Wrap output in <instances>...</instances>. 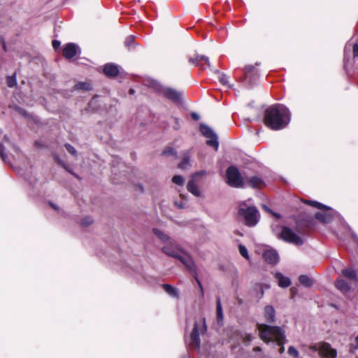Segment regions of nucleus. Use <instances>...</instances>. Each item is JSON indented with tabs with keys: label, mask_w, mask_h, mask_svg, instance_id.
<instances>
[{
	"label": "nucleus",
	"mask_w": 358,
	"mask_h": 358,
	"mask_svg": "<svg viewBox=\"0 0 358 358\" xmlns=\"http://www.w3.org/2000/svg\"><path fill=\"white\" fill-rule=\"evenodd\" d=\"M289 120L290 113L288 108L282 104L273 105L265 110L264 124L273 130L285 128Z\"/></svg>",
	"instance_id": "nucleus-1"
},
{
	"label": "nucleus",
	"mask_w": 358,
	"mask_h": 358,
	"mask_svg": "<svg viewBox=\"0 0 358 358\" xmlns=\"http://www.w3.org/2000/svg\"><path fill=\"white\" fill-rule=\"evenodd\" d=\"M257 329L259 331V337L265 343L275 341L279 345L280 354L285 352L283 344L285 342V332L278 327H272L264 324H257Z\"/></svg>",
	"instance_id": "nucleus-2"
},
{
	"label": "nucleus",
	"mask_w": 358,
	"mask_h": 358,
	"mask_svg": "<svg viewBox=\"0 0 358 358\" xmlns=\"http://www.w3.org/2000/svg\"><path fill=\"white\" fill-rule=\"evenodd\" d=\"M238 215L248 227L255 226L259 221L260 214L256 207L242 202L238 207Z\"/></svg>",
	"instance_id": "nucleus-3"
},
{
	"label": "nucleus",
	"mask_w": 358,
	"mask_h": 358,
	"mask_svg": "<svg viewBox=\"0 0 358 358\" xmlns=\"http://www.w3.org/2000/svg\"><path fill=\"white\" fill-rule=\"evenodd\" d=\"M309 348L317 352L321 358H336L337 350L327 342L321 341L310 345Z\"/></svg>",
	"instance_id": "nucleus-4"
},
{
	"label": "nucleus",
	"mask_w": 358,
	"mask_h": 358,
	"mask_svg": "<svg viewBox=\"0 0 358 358\" xmlns=\"http://www.w3.org/2000/svg\"><path fill=\"white\" fill-rule=\"evenodd\" d=\"M207 326L205 318H203L201 322H195L194 329L190 335L189 345L193 348H199L200 346L199 334H204L206 331Z\"/></svg>",
	"instance_id": "nucleus-5"
},
{
	"label": "nucleus",
	"mask_w": 358,
	"mask_h": 358,
	"mask_svg": "<svg viewBox=\"0 0 358 358\" xmlns=\"http://www.w3.org/2000/svg\"><path fill=\"white\" fill-rule=\"evenodd\" d=\"M227 179L228 184L234 187H243L244 183L238 170L234 166H230L227 169Z\"/></svg>",
	"instance_id": "nucleus-6"
},
{
	"label": "nucleus",
	"mask_w": 358,
	"mask_h": 358,
	"mask_svg": "<svg viewBox=\"0 0 358 358\" xmlns=\"http://www.w3.org/2000/svg\"><path fill=\"white\" fill-rule=\"evenodd\" d=\"M280 237L286 242L300 245L303 244V240L288 227H283L280 233Z\"/></svg>",
	"instance_id": "nucleus-7"
},
{
	"label": "nucleus",
	"mask_w": 358,
	"mask_h": 358,
	"mask_svg": "<svg viewBox=\"0 0 358 358\" xmlns=\"http://www.w3.org/2000/svg\"><path fill=\"white\" fill-rule=\"evenodd\" d=\"M200 131L205 137L208 138L207 144L213 147L215 150H217L218 149L219 143L217 141V137L213 131L205 124L200 125Z\"/></svg>",
	"instance_id": "nucleus-8"
},
{
	"label": "nucleus",
	"mask_w": 358,
	"mask_h": 358,
	"mask_svg": "<svg viewBox=\"0 0 358 358\" xmlns=\"http://www.w3.org/2000/svg\"><path fill=\"white\" fill-rule=\"evenodd\" d=\"M162 250L166 255L176 259H178L182 252V250L173 242V240L170 241L166 245L163 246Z\"/></svg>",
	"instance_id": "nucleus-9"
},
{
	"label": "nucleus",
	"mask_w": 358,
	"mask_h": 358,
	"mask_svg": "<svg viewBox=\"0 0 358 358\" xmlns=\"http://www.w3.org/2000/svg\"><path fill=\"white\" fill-rule=\"evenodd\" d=\"M79 52V48L74 43H68L63 48V55L66 59H71Z\"/></svg>",
	"instance_id": "nucleus-10"
},
{
	"label": "nucleus",
	"mask_w": 358,
	"mask_h": 358,
	"mask_svg": "<svg viewBox=\"0 0 358 358\" xmlns=\"http://www.w3.org/2000/svg\"><path fill=\"white\" fill-rule=\"evenodd\" d=\"M162 93L164 96H165L166 98L173 101H178L180 99L182 93L180 92H178L172 88H163L162 90Z\"/></svg>",
	"instance_id": "nucleus-11"
},
{
	"label": "nucleus",
	"mask_w": 358,
	"mask_h": 358,
	"mask_svg": "<svg viewBox=\"0 0 358 358\" xmlns=\"http://www.w3.org/2000/svg\"><path fill=\"white\" fill-rule=\"evenodd\" d=\"M264 260L268 264H276L279 260V257L275 250L269 249L266 250L264 254Z\"/></svg>",
	"instance_id": "nucleus-12"
},
{
	"label": "nucleus",
	"mask_w": 358,
	"mask_h": 358,
	"mask_svg": "<svg viewBox=\"0 0 358 358\" xmlns=\"http://www.w3.org/2000/svg\"><path fill=\"white\" fill-rule=\"evenodd\" d=\"M178 259H179L189 269L195 271V264L192 257H189L187 253L182 251L181 255L178 257Z\"/></svg>",
	"instance_id": "nucleus-13"
},
{
	"label": "nucleus",
	"mask_w": 358,
	"mask_h": 358,
	"mask_svg": "<svg viewBox=\"0 0 358 358\" xmlns=\"http://www.w3.org/2000/svg\"><path fill=\"white\" fill-rule=\"evenodd\" d=\"M264 317L267 322H273L275 317V311L273 306H266L264 308Z\"/></svg>",
	"instance_id": "nucleus-14"
},
{
	"label": "nucleus",
	"mask_w": 358,
	"mask_h": 358,
	"mask_svg": "<svg viewBox=\"0 0 358 358\" xmlns=\"http://www.w3.org/2000/svg\"><path fill=\"white\" fill-rule=\"evenodd\" d=\"M103 72L107 76L115 77L119 73V69L117 65L113 64H107L104 66Z\"/></svg>",
	"instance_id": "nucleus-15"
},
{
	"label": "nucleus",
	"mask_w": 358,
	"mask_h": 358,
	"mask_svg": "<svg viewBox=\"0 0 358 358\" xmlns=\"http://www.w3.org/2000/svg\"><path fill=\"white\" fill-rule=\"evenodd\" d=\"M152 232L162 242L164 243H167L172 240L169 236L159 229L153 228Z\"/></svg>",
	"instance_id": "nucleus-16"
},
{
	"label": "nucleus",
	"mask_w": 358,
	"mask_h": 358,
	"mask_svg": "<svg viewBox=\"0 0 358 358\" xmlns=\"http://www.w3.org/2000/svg\"><path fill=\"white\" fill-rule=\"evenodd\" d=\"M187 190L191 192L193 195L199 197L201 196V191L199 186L195 183L193 179L190 180L187 185Z\"/></svg>",
	"instance_id": "nucleus-17"
},
{
	"label": "nucleus",
	"mask_w": 358,
	"mask_h": 358,
	"mask_svg": "<svg viewBox=\"0 0 358 358\" xmlns=\"http://www.w3.org/2000/svg\"><path fill=\"white\" fill-rule=\"evenodd\" d=\"M275 277L278 282L279 286L281 287H287L289 286L291 284L289 278L286 276H284L280 273H276Z\"/></svg>",
	"instance_id": "nucleus-18"
},
{
	"label": "nucleus",
	"mask_w": 358,
	"mask_h": 358,
	"mask_svg": "<svg viewBox=\"0 0 358 358\" xmlns=\"http://www.w3.org/2000/svg\"><path fill=\"white\" fill-rule=\"evenodd\" d=\"M315 218L324 223H328L331 220L332 215L327 211L317 213L315 214Z\"/></svg>",
	"instance_id": "nucleus-19"
},
{
	"label": "nucleus",
	"mask_w": 358,
	"mask_h": 358,
	"mask_svg": "<svg viewBox=\"0 0 358 358\" xmlns=\"http://www.w3.org/2000/svg\"><path fill=\"white\" fill-rule=\"evenodd\" d=\"M248 358H267L266 355L259 347H255L249 354Z\"/></svg>",
	"instance_id": "nucleus-20"
},
{
	"label": "nucleus",
	"mask_w": 358,
	"mask_h": 358,
	"mask_svg": "<svg viewBox=\"0 0 358 358\" xmlns=\"http://www.w3.org/2000/svg\"><path fill=\"white\" fill-rule=\"evenodd\" d=\"M336 287L343 294H346L350 290L348 284L342 279L336 282Z\"/></svg>",
	"instance_id": "nucleus-21"
},
{
	"label": "nucleus",
	"mask_w": 358,
	"mask_h": 358,
	"mask_svg": "<svg viewBox=\"0 0 358 358\" xmlns=\"http://www.w3.org/2000/svg\"><path fill=\"white\" fill-rule=\"evenodd\" d=\"M201 61H205V62L208 66H210L209 59L205 56L196 55L195 57H192L189 59V62H191L196 66H199V63Z\"/></svg>",
	"instance_id": "nucleus-22"
},
{
	"label": "nucleus",
	"mask_w": 358,
	"mask_h": 358,
	"mask_svg": "<svg viewBox=\"0 0 358 358\" xmlns=\"http://www.w3.org/2000/svg\"><path fill=\"white\" fill-rule=\"evenodd\" d=\"M163 288L170 296L177 298L179 296L178 291L173 286L168 284H164Z\"/></svg>",
	"instance_id": "nucleus-23"
},
{
	"label": "nucleus",
	"mask_w": 358,
	"mask_h": 358,
	"mask_svg": "<svg viewBox=\"0 0 358 358\" xmlns=\"http://www.w3.org/2000/svg\"><path fill=\"white\" fill-rule=\"evenodd\" d=\"M248 184L252 187H261L263 186V181L261 178L254 176L250 179Z\"/></svg>",
	"instance_id": "nucleus-24"
},
{
	"label": "nucleus",
	"mask_w": 358,
	"mask_h": 358,
	"mask_svg": "<svg viewBox=\"0 0 358 358\" xmlns=\"http://www.w3.org/2000/svg\"><path fill=\"white\" fill-rule=\"evenodd\" d=\"M216 314H217V322L222 323L224 315H223L222 305H221V302H220V299H218L217 301Z\"/></svg>",
	"instance_id": "nucleus-25"
},
{
	"label": "nucleus",
	"mask_w": 358,
	"mask_h": 358,
	"mask_svg": "<svg viewBox=\"0 0 358 358\" xmlns=\"http://www.w3.org/2000/svg\"><path fill=\"white\" fill-rule=\"evenodd\" d=\"M303 202L305 203H307V204H308V205H310L311 206H313V207H315V208H316L317 209L325 210L329 209L327 206H326L323 205L322 203H319L317 201L306 200Z\"/></svg>",
	"instance_id": "nucleus-26"
},
{
	"label": "nucleus",
	"mask_w": 358,
	"mask_h": 358,
	"mask_svg": "<svg viewBox=\"0 0 358 358\" xmlns=\"http://www.w3.org/2000/svg\"><path fill=\"white\" fill-rule=\"evenodd\" d=\"M77 90L89 91L92 90V85L89 83H78L75 85Z\"/></svg>",
	"instance_id": "nucleus-27"
},
{
	"label": "nucleus",
	"mask_w": 358,
	"mask_h": 358,
	"mask_svg": "<svg viewBox=\"0 0 358 358\" xmlns=\"http://www.w3.org/2000/svg\"><path fill=\"white\" fill-rule=\"evenodd\" d=\"M299 282L306 287H310L312 285L311 279L307 275H301L299 277Z\"/></svg>",
	"instance_id": "nucleus-28"
},
{
	"label": "nucleus",
	"mask_w": 358,
	"mask_h": 358,
	"mask_svg": "<svg viewBox=\"0 0 358 358\" xmlns=\"http://www.w3.org/2000/svg\"><path fill=\"white\" fill-rule=\"evenodd\" d=\"M342 274L350 279H355L356 278V274L355 272L352 269H343L342 271Z\"/></svg>",
	"instance_id": "nucleus-29"
},
{
	"label": "nucleus",
	"mask_w": 358,
	"mask_h": 358,
	"mask_svg": "<svg viewBox=\"0 0 358 358\" xmlns=\"http://www.w3.org/2000/svg\"><path fill=\"white\" fill-rule=\"evenodd\" d=\"M179 168L181 169H187L190 167L189 158L188 156H185L182 162L179 164Z\"/></svg>",
	"instance_id": "nucleus-30"
},
{
	"label": "nucleus",
	"mask_w": 358,
	"mask_h": 358,
	"mask_svg": "<svg viewBox=\"0 0 358 358\" xmlns=\"http://www.w3.org/2000/svg\"><path fill=\"white\" fill-rule=\"evenodd\" d=\"M172 181L173 183L178 185H183L184 184V178L181 176H175L172 178Z\"/></svg>",
	"instance_id": "nucleus-31"
},
{
	"label": "nucleus",
	"mask_w": 358,
	"mask_h": 358,
	"mask_svg": "<svg viewBox=\"0 0 358 358\" xmlns=\"http://www.w3.org/2000/svg\"><path fill=\"white\" fill-rule=\"evenodd\" d=\"M238 250H239L240 254L243 257H245L247 259H249V255H248V250H247V248L244 245H240L239 247H238Z\"/></svg>",
	"instance_id": "nucleus-32"
},
{
	"label": "nucleus",
	"mask_w": 358,
	"mask_h": 358,
	"mask_svg": "<svg viewBox=\"0 0 358 358\" xmlns=\"http://www.w3.org/2000/svg\"><path fill=\"white\" fill-rule=\"evenodd\" d=\"M288 353L289 355L292 356L294 358L299 357V352L298 350L293 346H290L288 348Z\"/></svg>",
	"instance_id": "nucleus-33"
},
{
	"label": "nucleus",
	"mask_w": 358,
	"mask_h": 358,
	"mask_svg": "<svg viewBox=\"0 0 358 358\" xmlns=\"http://www.w3.org/2000/svg\"><path fill=\"white\" fill-rule=\"evenodd\" d=\"M174 205L176 207H177L179 209L185 208L187 206L186 201L181 200L180 201H174Z\"/></svg>",
	"instance_id": "nucleus-34"
},
{
	"label": "nucleus",
	"mask_w": 358,
	"mask_h": 358,
	"mask_svg": "<svg viewBox=\"0 0 358 358\" xmlns=\"http://www.w3.org/2000/svg\"><path fill=\"white\" fill-rule=\"evenodd\" d=\"M65 147L69 153H71L73 155H76L77 152H76V150L75 149V148H73L70 144H66Z\"/></svg>",
	"instance_id": "nucleus-35"
},
{
	"label": "nucleus",
	"mask_w": 358,
	"mask_h": 358,
	"mask_svg": "<svg viewBox=\"0 0 358 358\" xmlns=\"http://www.w3.org/2000/svg\"><path fill=\"white\" fill-rule=\"evenodd\" d=\"M93 222V220L91 217H85L82 220V225L83 226H89Z\"/></svg>",
	"instance_id": "nucleus-36"
},
{
	"label": "nucleus",
	"mask_w": 358,
	"mask_h": 358,
	"mask_svg": "<svg viewBox=\"0 0 358 358\" xmlns=\"http://www.w3.org/2000/svg\"><path fill=\"white\" fill-rule=\"evenodd\" d=\"M134 42V36H130L125 40L124 44L127 47L130 48Z\"/></svg>",
	"instance_id": "nucleus-37"
},
{
	"label": "nucleus",
	"mask_w": 358,
	"mask_h": 358,
	"mask_svg": "<svg viewBox=\"0 0 358 358\" xmlns=\"http://www.w3.org/2000/svg\"><path fill=\"white\" fill-rule=\"evenodd\" d=\"M163 153L166 155H176V151L173 148H167L164 150Z\"/></svg>",
	"instance_id": "nucleus-38"
},
{
	"label": "nucleus",
	"mask_w": 358,
	"mask_h": 358,
	"mask_svg": "<svg viewBox=\"0 0 358 358\" xmlns=\"http://www.w3.org/2000/svg\"><path fill=\"white\" fill-rule=\"evenodd\" d=\"M253 339V336L250 334H245L244 336H243V342H250Z\"/></svg>",
	"instance_id": "nucleus-39"
},
{
	"label": "nucleus",
	"mask_w": 358,
	"mask_h": 358,
	"mask_svg": "<svg viewBox=\"0 0 358 358\" xmlns=\"http://www.w3.org/2000/svg\"><path fill=\"white\" fill-rule=\"evenodd\" d=\"M220 80L224 85H228V78L225 75L222 74L220 78Z\"/></svg>",
	"instance_id": "nucleus-40"
},
{
	"label": "nucleus",
	"mask_w": 358,
	"mask_h": 358,
	"mask_svg": "<svg viewBox=\"0 0 358 358\" xmlns=\"http://www.w3.org/2000/svg\"><path fill=\"white\" fill-rule=\"evenodd\" d=\"M354 57H358V43H355L353 46Z\"/></svg>",
	"instance_id": "nucleus-41"
},
{
	"label": "nucleus",
	"mask_w": 358,
	"mask_h": 358,
	"mask_svg": "<svg viewBox=\"0 0 358 358\" xmlns=\"http://www.w3.org/2000/svg\"><path fill=\"white\" fill-rule=\"evenodd\" d=\"M60 46V42L59 41H57V40H54L52 41V47L54 48V49H57L59 48Z\"/></svg>",
	"instance_id": "nucleus-42"
},
{
	"label": "nucleus",
	"mask_w": 358,
	"mask_h": 358,
	"mask_svg": "<svg viewBox=\"0 0 358 358\" xmlns=\"http://www.w3.org/2000/svg\"><path fill=\"white\" fill-rule=\"evenodd\" d=\"M15 84V79L12 78H8V85L9 87H13L14 86V85Z\"/></svg>",
	"instance_id": "nucleus-43"
},
{
	"label": "nucleus",
	"mask_w": 358,
	"mask_h": 358,
	"mask_svg": "<svg viewBox=\"0 0 358 358\" xmlns=\"http://www.w3.org/2000/svg\"><path fill=\"white\" fill-rule=\"evenodd\" d=\"M353 348L358 350V335L354 339Z\"/></svg>",
	"instance_id": "nucleus-44"
},
{
	"label": "nucleus",
	"mask_w": 358,
	"mask_h": 358,
	"mask_svg": "<svg viewBox=\"0 0 358 358\" xmlns=\"http://www.w3.org/2000/svg\"><path fill=\"white\" fill-rule=\"evenodd\" d=\"M0 157L2 159L3 161H6V156L3 153V149L0 148Z\"/></svg>",
	"instance_id": "nucleus-45"
},
{
	"label": "nucleus",
	"mask_w": 358,
	"mask_h": 358,
	"mask_svg": "<svg viewBox=\"0 0 358 358\" xmlns=\"http://www.w3.org/2000/svg\"><path fill=\"white\" fill-rule=\"evenodd\" d=\"M192 117L193 119H194L196 120H199V115L195 113H192Z\"/></svg>",
	"instance_id": "nucleus-46"
},
{
	"label": "nucleus",
	"mask_w": 358,
	"mask_h": 358,
	"mask_svg": "<svg viewBox=\"0 0 358 358\" xmlns=\"http://www.w3.org/2000/svg\"><path fill=\"white\" fill-rule=\"evenodd\" d=\"M263 208L267 212H270L271 211L270 209L266 206H265V205L263 206Z\"/></svg>",
	"instance_id": "nucleus-47"
},
{
	"label": "nucleus",
	"mask_w": 358,
	"mask_h": 358,
	"mask_svg": "<svg viewBox=\"0 0 358 358\" xmlns=\"http://www.w3.org/2000/svg\"><path fill=\"white\" fill-rule=\"evenodd\" d=\"M201 174H203V172H198V173H196L193 176V177H194V176H196L201 175Z\"/></svg>",
	"instance_id": "nucleus-48"
},
{
	"label": "nucleus",
	"mask_w": 358,
	"mask_h": 358,
	"mask_svg": "<svg viewBox=\"0 0 358 358\" xmlns=\"http://www.w3.org/2000/svg\"><path fill=\"white\" fill-rule=\"evenodd\" d=\"M8 139L6 136H4V142H8Z\"/></svg>",
	"instance_id": "nucleus-49"
},
{
	"label": "nucleus",
	"mask_w": 358,
	"mask_h": 358,
	"mask_svg": "<svg viewBox=\"0 0 358 358\" xmlns=\"http://www.w3.org/2000/svg\"><path fill=\"white\" fill-rule=\"evenodd\" d=\"M199 282V287H201V289H203L201 282Z\"/></svg>",
	"instance_id": "nucleus-50"
},
{
	"label": "nucleus",
	"mask_w": 358,
	"mask_h": 358,
	"mask_svg": "<svg viewBox=\"0 0 358 358\" xmlns=\"http://www.w3.org/2000/svg\"><path fill=\"white\" fill-rule=\"evenodd\" d=\"M52 206L53 207V208L57 209L56 206H55L54 205H52Z\"/></svg>",
	"instance_id": "nucleus-51"
},
{
	"label": "nucleus",
	"mask_w": 358,
	"mask_h": 358,
	"mask_svg": "<svg viewBox=\"0 0 358 358\" xmlns=\"http://www.w3.org/2000/svg\"><path fill=\"white\" fill-rule=\"evenodd\" d=\"M291 291L293 292H294V288H291Z\"/></svg>",
	"instance_id": "nucleus-52"
},
{
	"label": "nucleus",
	"mask_w": 358,
	"mask_h": 358,
	"mask_svg": "<svg viewBox=\"0 0 358 358\" xmlns=\"http://www.w3.org/2000/svg\"><path fill=\"white\" fill-rule=\"evenodd\" d=\"M183 358H189V357H183Z\"/></svg>",
	"instance_id": "nucleus-53"
},
{
	"label": "nucleus",
	"mask_w": 358,
	"mask_h": 358,
	"mask_svg": "<svg viewBox=\"0 0 358 358\" xmlns=\"http://www.w3.org/2000/svg\"><path fill=\"white\" fill-rule=\"evenodd\" d=\"M357 358H358V357H357Z\"/></svg>",
	"instance_id": "nucleus-54"
}]
</instances>
